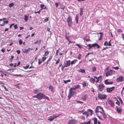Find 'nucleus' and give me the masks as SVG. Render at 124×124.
Here are the masks:
<instances>
[{"label":"nucleus","instance_id":"f257e3e1","mask_svg":"<svg viewBox=\"0 0 124 124\" xmlns=\"http://www.w3.org/2000/svg\"><path fill=\"white\" fill-rule=\"evenodd\" d=\"M38 99L41 100L42 98L46 99L48 100H49L48 97L45 96L44 94L42 93H39L37 94Z\"/></svg>","mask_w":124,"mask_h":124},{"label":"nucleus","instance_id":"f03ea898","mask_svg":"<svg viewBox=\"0 0 124 124\" xmlns=\"http://www.w3.org/2000/svg\"><path fill=\"white\" fill-rule=\"evenodd\" d=\"M106 71V77H108L109 75H111L115 73V71L113 70H109L107 68Z\"/></svg>","mask_w":124,"mask_h":124},{"label":"nucleus","instance_id":"7ed1b4c3","mask_svg":"<svg viewBox=\"0 0 124 124\" xmlns=\"http://www.w3.org/2000/svg\"><path fill=\"white\" fill-rule=\"evenodd\" d=\"M75 92V90L71 88L70 89L69 93L68 95V98L69 99H70L71 98V96L74 95Z\"/></svg>","mask_w":124,"mask_h":124},{"label":"nucleus","instance_id":"20e7f679","mask_svg":"<svg viewBox=\"0 0 124 124\" xmlns=\"http://www.w3.org/2000/svg\"><path fill=\"white\" fill-rule=\"evenodd\" d=\"M67 21L68 22V25L70 27L71 26V25L72 23V19L71 18L70 16L69 15H68L67 19Z\"/></svg>","mask_w":124,"mask_h":124},{"label":"nucleus","instance_id":"39448f33","mask_svg":"<svg viewBox=\"0 0 124 124\" xmlns=\"http://www.w3.org/2000/svg\"><path fill=\"white\" fill-rule=\"evenodd\" d=\"M105 87V86L103 84H100L98 85L97 88L99 90L102 92L104 90V89Z\"/></svg>","mask_w":124,"mask_h":124},{"label":"nucleus","instance_id":"423d86ee","mask_svg":"<svg viewBox=\"0 0 124 124\" xmlns=\"http://www.w3.org/2000/svg\"><path fill=\"white\" fill-rule=\"evenodd\" d=\"M59 116L58 114H54L50 116L48 118V120L50 121H52L55 118L58 117Z\"/></svg>","mask_w":124,"mask_h":124},{"label":"nucleus","instance_id":"0eeeda50","mask_svg":"<svg viewBox=\"0 0 124 124\" xmlns=\"http://www.w3.org/2000/svg\"><path fill=\"white\" fill-rule=\"evenodd\" d=\"M107 96L105 94L102 93H99L98 95V98L100 100H104L106 98Z\"/></svg>","mask_w":124,"mask_h":124},{"label":"nucleus","instance_id":"6e6552de","mask_svg":"<svg viewBox=\"0 0 124 124\" xmlns=\"http://www.w3.org/2000/svg\"><path fill=\"white\" fill-rule=\"evenodd\" d=\"M100 111H101L102 112L104 111L103 109L101 107L99 106L97 107L95 109V112L96 113L99 112H100Z\"/></svg>","mask_w":124,"mask_h":124},{"label":"nucleus","instance_id":"1a4fd4ad","mask_svg":"<svg viewBox=\"0 0 124 124\" xmlns=\"http://www.w3.org/2000/svg\"><path fill=\"white\" fill-rule=\"evenodd\" d=\"M124 80V77L122 76H120L116 79L117 82H121Z\"/></svg>","mask_w":124,"mask_h":124},{"label":"nucleus","instance_id":"9d476101","mask_svg":"<svg viewBox=\"0 0 124 124\" xmlns=\"http://www.w3.org/2000/svg\"><path fill=\"white\" fill-rule=\"evenodd\" d=\"M115 87L114 86H113L110 88H107L106 89L108 93H110L114 90L115 89Z\"/></svg>","mask_w":124,"mask_h":124},{"label":"nucleus","instance_id":"9b49d317","mask_svg":"<svg viewBox=\"0 0 124 124\" xmlns=\"http://www.w3.org/2000/svg\"><path fill=\"white\" fill-rule=\"evenodd\" d=\"M64 65L66 66V67H67L69 66L70 64V60L66 61V62H64Z\"/></svg>","mask_w":124,"mask_h":124},{"label":"nucleus","instance_id":"f8f14e48","mask_svg":"<svg viewBox=\"0 0 124 124\" xmlns=\"http://www.w3.org/2000/svg\"><path fill=\"white\" fill-rule=\"evenodd\" d=\"M76 122L75 119H71L69 120L67 124H74Z\"/></svg>","mask_w":124,"mask_h":124},{"label":"nucleus","instance_id":"ddd939ff","mask_svg":"<svg viewBox=\"0 0 124 124\" xmlns=\"http://www.w3.org/2000/svg\"><path fill=\"white\" fill-rule=\"evenodd\" d=\"M116 111L117 113L119 114H121L122 110V109L120 107L118 108L117 106H116Z\"/></svg>","mask_w":124,"mask_h":124},{"label":"nucleus","instance_id":"4468645a","mask_svg":"<svg viewBox=\"0 0 124 124\" xmlns=\"http://www.w3.org/2000/svg\"><path fill=\"white\" fill-rule=\"evenodd\" d=\"M31 48H28L27 49H22L23 52L25 53H28V52L30 50Z\"/></svg>","mask_w":124,"mask_h":124},{"label":"nucleus","instance_id":"2eb2a0df","mask_svg":"<svg viewBox=\"0 0 124 124\" xmlns=\"http://www.w3.org/2000/svg\"><path fill=\"white\" fill-rule=\"evenodd\" d=\"M108 102L109 104H110L112 107H113L114 106L115 104L112 100H110L108 101Z\"/></svg>","mask_w":124,"mask_h":124},{"label":"nucleus","instance_id":"dca6fc26","mask_svg":"<svg viewBox=\"0 0 124 124\" xmlns=\"http://www.w3.org/2000/svg\"><path fill=\"white\" fill-rule=\"evenodd\" d=\"M112 82H109L107 80H106L105 81V83L106 85L112 84H113Z\"/></svg>","mask_w":124,"mask_h":124},{"label":"nucleus","instance_id":"f3484780","mask_svg":"<svg viewBox=\"0 0 124 124\" xmlns=\"http://www.w3.org/2000/svg\"><path fill=\"white\" fill-rule=\"evenodd\" d=\"M54 87L51 85H50L49 87V89L50 90L52 93H54Z\"/></svg>","mask_w":124,"mask_h":124},{"label":"nucleus","instance_id":"a211bd4d","mask_svg":"<svg viewBox=\"0 0 124 124\" xmlns=\"http://www.w3.org/2000/svg\"><path fill=\"white\" fill-rule=\"evenodd\" d=\"M92 120L93 121L94 124H97V119L96 118H94Z\"/></svg>","mask_w":124,"mask_h":124},{"label":"nucleus","instance_id":"6ab92c4d","mask_svg":"<svg viewBox=\"0 0 124 124\" xmlns=\"http://www.w3.org/2000/svg\"><path fill=\"white\" fill-rule=\"evenodd\" d=\"M79 86L80 85H74L73 87L71 88L75 90V89H78V88H79Z\"/></svg>","mask_w":124,"mask_h":124},{"label":"nucleus","instance_id":"aec40b11","mask_svg":"<svg viewBox=\"0 0 124 124\" xmlns=\"http://www.w3.org/2000/svg\"><path fill=\"white\" fill-rule=\"evenodd\" d=\"M100 112L102 114V116H103V118L104 119H105L106 118V116L104 111L102 112L101 111H100Z\"/></svg>","mask_w":124,"mask_h":124},{"label":"nucleus","instance_id":"412c9836","mask_svg":"<svg viewBox=\"0 0 124 124\" xmlns=\"http://www.w3.org/2000/svg\"><path fill=\"white\" fill-rule=\"evenodd\" d=\"M78 15L79 14H77L76 15V17L75 20L76 21V23L77 24L78 23Z\"/></svg>","mask_w":124,"mask_h":124},{"label":"nucleus","instance_id":"4be33fe9","mask_svg":"<svg viewBox=\"0 0 124 124\" xmlns=\"http://www.w3.org/2000/svg\"><path fill=\"white\" fill-rule=\"evenodd\" d=\"M91 121L92 120H91L88 122H85L81 123V124H90V123Z\"/></svg>","mask_w":124,"mask_h":124},{"label":"nucleus","instance_id":"5701e85b","mask_svg":"<svg viewBox=\"0 0 124 124\" xmlns=\"http://www.w3.org/2000/svg\"><path fill=\"white\" fill-rule=\"evenodd\" d=\"M49 51L48 50L45 52V54L43 55L44 56H47L49 54Z\"/></svg>","mask_w":124,"mask_h":124},{"label":"nucleus","instance_id":"b1692460","mask_svg":"<svg viewBox=\"0 0 124 124\" xmlns=\"http://www.w3.org/2000/svg\"><path fill=\"white\" fill-rule=\"evenodd\" d=\"M90 81L92 83H93L95 81V79L92 78H90Z\"/></svg>","mask_w":124,"mask_h":124},{"label":"nucleus","instance_id":"393cba45","mask_svg":"<svg viewBox=\"0 0 124 124\" xmlns=\"http://www.w3.org/2000/svg\"><path fill=\"white\" fill-rule=\"evenodd\" d=\"M87 95H85L82 97V99L84 101H85L87 99Z\"/></svg>","mask_w":124,"mask_h":124},{"label":"nucleus","instance_id":"a878e982","mask_svg":"<svg viewBox=\"0 0 124 124\" xmlns=\"http://www.w3.org/2000/svg\"><path fill=\"white\" fill-rule=\"evenodd\" d=\"M77 61V60H74L73 61H72L70 63L72 65L74 64H75Z\"/></svg>","mask_w":124,"mask_h":124},{"label":"nucleus","instance_id":"bb28decb","mask_svg":"<svg viewBox=\"0 0 124 124\" xmlns=\"http://www.w3.org/2000/svg\"><path fill=\"white\" fill-rule=\"evenodd\" d=\"M28 16L27 15H25L24 16V20L27 21H28Z\"/></svg>","mask_w":124,"mask_h":124},{"label":"nucleus","instance_id":"cd10ccee","mask_svg":"<svg viewBox=\"0 0 124 124\" xmlns=\"http://www.w3.org/2000/svg\"><path fill=\"white\" fill-rule=\"evenodd\" d=\"M87 47H88V49L89 50H90L92 48V47H91V44H88L86 46V48H87Z\"/></svg>","mask_w":124,"mask_h":124},{"label":"nucleus","instance_id":"c85d7f7f","mask_svg":"<svg viewBox=\"0 0 124 124\" xmlns=\"http://www.w3.org/2000/svg\"><path fill=\"white\" fill-rule=\"evenodd\" d=\"M70 81L71 80L70 79H69L66 80H63V81L65 84H66L68 82H70Z\"/></svg>","mask_w":124,"mask_h":124},{"label":"nucleus","instance_id":"c756f323","mask_svg":"<svg viewBox=\"0 0 124 124\" xmlns=\"http://www.w3.org/2000/svg\"><path fill=\"white\" fill-rule=\"evenodd\" d=\"M83 87H85L86 86V83L84 81L82 83Z\"/></svg>","mask_w":124,"mask_h":124},{"label":"nucleus","instance_id":"7c9ffc66","mask_svg":"<svg viewBox=\"0 0 124 124\" xmlns=\"http://www.w3.org/2000/svg\"><path fill=\"white\" fill-rule=\"evenodd\" d=\"M41 40H37L36 42L34 43L35 44H39V43L41 42Z\"/></svg>","mask_w":124,"mask_h":124},{"label":"nucleus","instance_id":"2f4dec72","mask_svg":"<svg viewBox=\"0 0 124 124\" xmlns=\"http://www.w3.org/2000/svg\"><path fill=\"white\" fill-rule=\"evenodd\" d=\"M83 14V10L82 8H80V16H81Z\"/></svg>","mask_w":124,"mask_h":124},{"label":"nucleus","instance_id":"473e14b6","mask_svg":"<svg viewBox=\"0 0 124 124\" xmlns=\"http://www.w3.org/2000/svg\"><path fill=\"white\" fill-rule=\"evenodd\" d=\"M96 68L95 67H93L92 68V70L93 72H94L96 71Z\"/></svg>","mask_w":124,"mask_h":124},{"label":"nucleus","instance_id":"72a5a7b5","mask_svg":"<svg viewBox=\"0 0 124 124\" xmlns=\"http://www.w3.org/2000/svg\"><path fill=\"white\" fill-rule=\"evenodd\" d=\"M94 78H96L97 79V80H96V83H97V82H99V78H98L97 77H96V76H94Z\"/></svg>","mask_w":124,"mask_h":124},{"label":"nucleus","instance_id":"f704fd0d","mask_svg":"<svg viewBox=\"0 0 124 124\" xmlns=\"http://www.w3.org/2000/svg\"><path fill=\"white\" fill-rule=\"evenodd\" d=\"M93 54V53L92 52H91V53H87V54L85 56V57L86 58L90 54Z\"/></svg>","mask_w":124,"mask_h":124},{"label":"nucleus","instance_id":"c9c22d12","mask_svg":"<svg viewBox=\"0 0 124 124\" xmlns=\"http://www.w3.org/2000/svg\"><path fill=\"white\" fill-rule=\"evenodd\" d=\"M79 72H81L83 73H84L85 72V70L84 69H80V70H79Z\"/></svg>","mask_w":124,"mask_h":124},{"label":"nucleus","instance_id":"e433bc0d","mask_svg":"<svg viewBox=\"0 0 124 124\" xmlns=\"http://www.w3.org/2000/svg\"><path fill=\"white\" fill-rule=\"evenodd\" d=\"M45 8H41V9L40 10H39V11H38L37 12H35L34 13L35 14H37V13H38L39 14L41 12V10L42 9H45Z\"/></svg>","mask_w":124,"mask_h":124},{"label":"nucleus","instance_id":"4c0bfd02","mask_svg":"<svg viewBox=\"0 0 124 124\" xmlns=\"http://www.w3.org/2000/svg\"><path fill=\"white\" fill-rule=\"evenodd\" d=\"M88 111L90 113L91 115V116L93 113V110L90 109H88Z\"/></svg>","mask_w":124,"mask_h":124},{"label":"nucleus","instance_id":"58836bf2","mask_svg":"<svg viewBox=\"0 0 124 124\" xmlns=\"http://www.w3.org/2000/svg\"><path fill=\"white\" fill-rule=\"evenodd\" d=\"M14 58V56L12 55L11 56V57L9 59V61L10 62H12V60L13 59V58Z\"/></svg>","mask_w":124,"mask_h":124},{"label":"nucleus","instance_id":"ea45409f","mask_svg":"<svg viewBox=\"0 0 124 124\" xmlns=\"http://www.w3.org/2000/svg\"><path fill=\"white\" fill-rule=\"evenodd\" d=\"M96 43H95L93 44L92 45L91 44V47H94L95 46H96Z\"/></svg>","mask_w":124,"mask_h":124},{"label":"nucleus","instance_id":"a19ab883","mask_svg":"<svg viewBox=\"0 0 124 124\" xmlns=\"http://www.w3.org/2000/svg\"><path fill=\"white\" fill-rule=\"evenodd\" d=\"M105 46H108V43L107 41H105L104 44Z\"/></svg>","mask_w":124,"mask_h":124},{"label":"nucleus","instance_id":"79ce46f5","mask_svg":"<svg viewBox=\"0 0 124 124\" xmlns=\"http://www.w3.org/2000/svg\"><path fill=\"white\" fill-rule=\"evenodd\" d=\"M13 75L15 76H19L20 77H23V75H21L20 74L18 75V74H16V75Z\"/></svg>","mask_w":124,"mask_h":124},{"label":"nucleus","instance_id":"37998d69","mask_svg":"<svg viewBox=\"0 0 124 124\" xmlns=\"http://www.w3.org/2000/svg\"><path fill=\"white\" fill-rule=\"evenodd\" d=\"M29 67V65H27L25 66H23V67L25 69H27Z\"/></svg>","mask_w":124,"mask_h":124},{"label":"nucleus","instance_id":"c03bdc74","mask_svg":"<svg viewBox=\"0 0 124 124\" xmlns=\"http://www.w3.org/2000/svg\"><path fill=\"white\" fill-rule=\"evenodd\" d=\"M14 4L13 3H12L10 4L9 5V7H11L14 6Z\"/></svg>","mask_w":124,"mask_h":124},{"label":"nucleus","instance_id":"a18cd8bd","mask_svg":"<svg viewBox=\"0 0 124 124\" xmlns=\"http://www.w3.org/2000/svg\"><path fill=\"white\" fill-rule=\"evenodd\" d=\"M76 45L78 46V47L80 48H82V47L79 44H77Z\"/></svg>","mask_w":124,"mask_h":124},{"label":"nucleus","instance_id":"49530a36","mask_svg":"<svg viewBox=\"0 0 124 124\" xmlns=\"http://www.w3.org/2000/svg\"><path fill=\"white\" fill-rule=\"evenodd\" d=\"M118 99H119V101H120V102H121V104H123V101H122V99H121V97H119Z\"/></svg>","mask_w":124,"mask_h":124},{"label":"nucleus","instance_id":"de8ad7c7","mask_svg":"<svg viewBox=\"0 0 124 124\" xmlns=\"http://www.w3.org/2000/svg\"><path fill=\"white\" fill-rule=\"evenodd\" d=\"M60 62V59H59V58H58V59L57 60V61L55 63V64H58V63H59V62Z\"/></svg>","mask_w":124,"mask_h":124},{"label":"nucleus","instance_id":"09e8293b","mask_svg":"<svg viewBox=\"0 0 124 124\" xmlns=\"http://www.w3.org/2000/svg\"><path fill=\"white\" fill-rule=\"evenodd\" d=\"M117 101L116 102V104H117L118 105H120V103L119 101L117 100Z\"/></svg>","mask_w":124,"mask_h":124},{"label":"nucleus","instance_id":"8fccbe9b","mask_svg":"<svg viewBox=\"0 0 124 124\" xmlns=\"http://www.w3.org/2000/svg\"><path fill=\"white\" fill-rule=\"evenodd\" d=\"M112 67L113 69H114L116 70H117L119 69V67L117 66L116 67Z\"/></svg>","mask_w":124,"mask_h":124},{"label":"nucleus","instance_id":"3c124183","mask_svg":"<svg viewBox=\"0 0 124 124\" xmlns=\"http://www.w3.org/2000/svg\"><path fill=\"white\" fill-rule=\"evenodd\" d=\"M42 62V61L41 60H40V59L39 60V62L38 64L39 65H40Z\"/></svg>","mask_w":124,"mask_h":124},{"label":"nucleus","instance_id":"603ef678","mask_svg":"<svg viewBox=\"0 0 124 124\" xmlns=\"http://www.w3.org/2000/svg\"><path fill=\"white\" fill-rule=\"evenodd\" d=\"M46 57H43L42 58V61L43 62L46 59Z\"/></svg>","mask_w":124,"mask_h":124},{"label":"nucleus","instance_id":"864d4df0","mask_svg":"<svg viewBox=\"0 0 124 124\" xmlns=\"http://www.w3.org/2000/svg\"><path fill=\"white\" fill-rule=\"evenodd\" d=\"M81 55L80 54H79L78 57V59H80L81 58Z\"/></svg>","mask_w":124,"mask_h":124},{"label":"nucleus","instance_id":"5fc2aeb1","mask_svg":"<svg viewBox=\"0 0 124 124\" xmlns=\"http://www.w3.org/2000/svg\"><path fill=\"white\" fill-rule=\"evenodd\" d=\"M19 43L20 45H21L23 43L22 41V40L20 39L19 41Z\"/></svg>","mask_w":124,"mask_h":124},{"label":"nucleus","instance_id":"6e6d98bb","mask_svg":"<svg viewBox=\"0 0 124 124\" xmlns=\"http://www.w3.org/2000/svg\"><path fill=\"white\" fill-rule=\"evenodd\" d=\"M52 56H50L49 59L47 60V62H49L52 59Z\"/></svg>","mask_w":124,"mask_h":124},{"label":"nucleus","instance_id":"4d7b16f0","mask_svg":"<svg viewBox=\"0 0 124 124\" xmlns=\"http://www.w3.org/2000/svg\"><path fill=\"white\" fill-rule=\"evenodd\" d=\"M69 41V43H68V44H69L70 43H75V42H74L73 41H72L70 40Z\"/></svg>","mask_w":124,"mask_h":124},{"label":"nucleus","instance_id":"13d9d810","mask_svg":"<svg viewBox=\"0 0 124 124\" xmlns=\"http://www.w3.org/2000/svg\"><path fill=\"white\" fill-rule=\"evenodd\" d=\"M118 32L120 33L122 32V31L121 29H119L118 30Z\"/></svg>","mask_w":124,"mask_h":124},{"label":"nucleus","instance_id":"bf43d9fd","mask_svg":"<svg viewBox=\"0 0 124 124\" xmlns=\"http://www.w3.org/2000/svg\"><path fill=\"white\" fill-rule=\"evenodd\" d=\"M32 97L33 98H37L38 99L37 94V95H35V96H32Z\"/></svg>","mask_w":124,"mask_h":124},{"label":"nucleus","instance_id":"052dcab7","mask_svg":"<svg viewBox=\"0 0 124 124\" xmlns=\"http://www.w3.org/2000/svg\"><path fill=\"white\" fill-rule=\"evenodd\" d=\"M111 40H110L108 43V46H110L111 45Z\"/></svg>","mask_w":124,"mask_h":124},{"label":"nucleus","instance_id":"680f3d73","mask_svg":"<svg viewBox=\"0 0 124 124\" xmlns=\"http://www.w3.org/2000/svg\"><path fill=\"white\" fill-rule=\"evenodd\" d=\"M16 52L18 54H19L20 53V51L19 50H17L16 51Z\"/></svg>","mask_w":124,"mask_h":124},{"label":"nucleus","instance_id":"e2e57ef3","mask_svg":"<svg viewBox=\"0 0 124 124\" xmlns=\"http://www.w3.org/2000/svg\"><path fill=\"white\" fill-rule=\"evenodd\" d=\"M14 27L15 28V29H17L18 28V27L16 24L14 25Z\"/></svg>","mask_w":124,"mask_h":124},{"label":"nucleus","instance_id":"0e129e2a","mask_svg":"<svg viewBox=\"0 0 124 124\" xmlns=\"http://www.w3.org/2000/svg\"><path fill=\"white\" fill-rule=\"evenodd\" d=\"M99 33L100 34V37L101 38L103 36V33H102L100 32Z\"/></svg>","mask_w":124,"mask_h":124},{"label":"nucleus","instance_id":"69168bd1","mask_svg":"<svg viewBox=\"0 0 124 124\" xmlns=\"http://www.w3.org/2000/svg\"><path fill=\"white\" fill-rule=\"evenodd\" d=\"M1 51L3 53H4L5 52V50L3 48L1 49Z\"/></svg>","mask_w":124,"mask_h":124},{"label":"nucleus","instance_id":"338daca9","mask_svg":"<svg viewBox=\"0 0 124 124\" xmlns=\"http://www.w3.org/2000/svg\"><path fill=\"white\" fill-rule=\"evenodd\" d=\"M64 67H66V66L64 65L62 67V70H63V69H64Z\"/></svg>","mask_w":124,"mask_h":124},{"label":"nucleus","instance_id":"774afa93","mask_svg":"<svg viewBox=\"0 0 124 124\" xmlns=\"http://www.w3.org/2000/svg\"><path fill=\"white\" fill-rule=\"evenodd\" d=\"M33 93L35 94H36L37 93V90H34L33 91Z\"/></svg>","mask_w":124,"mask_h":124}]
</instances>
